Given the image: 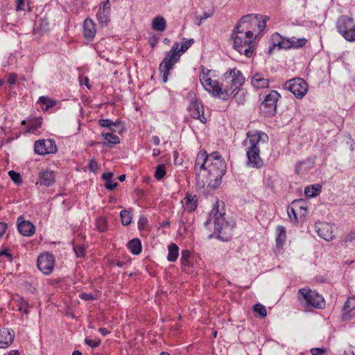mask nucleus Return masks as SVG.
Returning <instances> with one entry per match:
<instances>
[{
	"label": "nucleus",
	"mask_w": 355,
	"mask_h": 355,
	"mask_svg": "<svg viewBox=\"0 0 355 355\" xmlns=\"http://www.w3.org/2000/svg\"><path fill=\"white\" fill-rule=\"evenodd\" d=\"M201 70L200 81L204 89L223 101L228 100L233 95L234 92L245 82V77L242 72L236 68L226 71L223 76V82L220 84L217 80L211 79L209 75L210 70H206L203 67H201Z\"/></svg>",
	"instance_id": "nucleus-1"
},
{
	"label": "nucleus",
	"mask_w": 355,
	"mask_h": 355,
	"mask_svg": "<svg viewBox=\"0 0 355 355\" xmlns=\"http://www.w3.org/2000/svg\"><path fill=\"white\" fill-rule=\"evenodd\" d=\"M268 140V135L261 132H250L247 134V139L243 141L244 146H248L246 152L248 162L247 165L259 168L263 166V162L260 157V149L258 147L259 142H266Z\"/></svg>",
	"instance_id": "nucleus-2"
},
{
	"label": "nucleus",
	"mask_w": 355,
	"mask_h": 355,
	"mask_svg": "<svg viewBox=\"0 0 355 355\" xmlns=\"http://www.w3.org/2000/svg\"><path fill=\"white\" fill-rule=\"evenodd\" d=\"M194 42L193 39H184L181 48L179 49V44L175 42L173 44L171 49L166 53V55L159 64V70L162 75V79L164 83L168 80V76L170 70L179 60L180 53L185 52Z\"/></svg>",
	"instance_id": "nucleus-3"
},
{
	"label": "nucleus",
	"mask_w": 355,
	"mask_h": 355,
	"mask_svg": "<svg viewBox=\"0 0 355 355\" xmlns=\"http://www.w3.org/2000/svg\"><path fill=\"white\" fill-rule=\"evenodd\" d=\"M207 170L210 179L209 186L216 189L221 183V179L226 173V163L218 152L209 155V162Z\"/></svg>",
	"instance_id": "nucleus-4"
},
{
	"label": "nucleus",
	"mask_w": 355,
	"mask_h": 355,
	"mask_svg": "<svg viewBox=\"0 0 355 355\" xmlns=\"http://www.w3.org/2000/svg\"><path fill=\"white\" fill-rule=\"evenodd\" d=\"M249 31L243 29V32L234 28L231 38L233 40V47L239 53L245 55L247 58H250L254 52V45L255 37L250 36Z\"/></svg>",
	"instance_id": "nucleus-5"
},
{
	"label": "nucleus",
	"mask_w": 355,
	"mask_h": 355,
	"mask_svg": "<svg viewBox=\"0 0 355 355\" xmlns=\"http://www.w3.org/2000/svg\"><path fill=\"white\" fill-rule=\"evenodd\" d=\"M267 17L263 18L262 16L256 14H250L243 16L237 23L236 28L243 32V30L249 31L248 34L250 36L255 37L254 33L258 29L262 31L266 28Z\"/></svg>",
	"instance_id": "nucleus-6"
},
{
	"label": "nucleus",
	"mask_w": 355,
	"mask_h": 355,
	"mask_svg": "<svg viewBox=\"0 0 355 355\" xmlns=\"http://www.w3.org/2000/svg\"><path fill=\"white\" fill-rule=\"evenodd\" d=\"M338 33L347 41H355V22L348 16L340 17L336 22Z\"/></svg>",
	"instance_id": "nucleus-7"
},
{
	"label": "nucleus",
	"mask_w": 355,
	"mask_h": 355,
	"mask_svg": "<svg viewBox=\"0 0 355 355\" xmlns=\"http://www.w3.org/2000/svg\"><path fill=\"white\" fill-rule=\"evenodd\" d=\"M279 97L280 95L277 91H270L259 106L261 113L265 116H273L276 112L277 102Z\"/></svg>",
	"instance_id": "nucleus-8"
},
{
	"label": "nucleus",
	"mask_w": 355,
	"mask_h": 355,
	"mask_svg": "<svg viewBox=\"0 0 355 355\" xmlns=\"http://www.w3.org/2000/svg\"><path fill=\"white\" fill-rule=\"evenodd\" d=\"M223 215L224 213L219 211L218 203L217 202L211 209L209 218L205 223V225L207 226L213 222L215 232L220 234L223 230L228 227L227 223L225 221Z\"/></svg>",
	"instance_id": "nucleus-9"
},
{
	"label": "nucleus",
	"mask_w": 355,
	"mask_h": 355,
	"mask_svg": "<svg viewBox=\"0 0 355 355\" xmlns=\"http://www.w3.org/2000/svg\"><path fill=\"white\" fill-rule=\"evenodd\" d=\"M285 89L290 91L297 98H302L308 90L306 83L302 78L289 80L284 83Z\"/></svg>",
	"instance_id": "nucleus-10"
},
{
	"label": "nucleus",
	"mask_w": 355,
	"mask_h": 355,
	"mask_svg": "<svg viewBox=\"0 0 355 355\" xmlns=\"http://www.w3.org/2000/svg\"><path fill=\"white\" fill-rule=\"evenodd\" d=\"M37 268L45 275L52 272L54 268V257L52 254L45 252L41 254L37 258Z\"/></svg>",
	"instance_id": "nucleus-11"
},
{
	"label": "nucleus",
	"mask_w": 355,
	"mask_h": 355,
	"mask_svg": "<svg viewBox=\"0 0 355 355\" xmlns=\"http://www.w3.org/2000/svg\"><path fill=\"white\" fill-rule=\"evenodd\" d=\"M34 151L38 155H44L55 153L57 151V146L55 141L52 139L38 140L35 143Z\"/></svg>",
	"instance_id": "nucleus-12"
},
{
	"label": "nucleus",
	"mask_w": 355,
	"mask_h": 355,
	"mask_svg": "<svg viewBox=\"0 0 355 355\" xmlns=\"http://www.w3.org/2000/svg\"><path fill=\"white\" fill-rule=\"evenodd\" d=\"M188 111L191 117L195 119H199L202 123H207V119L204 114V107L202 105L199 103L196 96H193L189 105Z\"/></svg>",
	"instance_id": "nucleus-13"
},
{
	"label": "nucleus",
	"mask_w": 355,
	"mask_h": 355,
	"mask_svg": "<svg viewBox=\"0 0 355 355\" xmlns=\"http://www.w3.org/2000/svg\"><path fill=\"white\" fill-rule=\"evenodd\" d=\"M315 229L318 236L327 241H331L336 238L334 234L333 225L327 222H319L315 225Z\"/></svg>",
	"instance_id": "nucleus-14"
},
{
	"label": "nucleus",
	"mask_w": 355,
	"mask_h": 355,
	"mask_svg": "<svg viewBox=\"0 0 355 355\" xmlns=\"http://www.w3.org/2000/svg\"><path fill=\"white\" fill-rule=\"evenodd\" d=\"M307 40L304 38L291 37L288 39H283L282 41L278 42L277 44H273L270 47L269 53L272 52L273 48L277 46L279 49H291V48H300L305 45Z\"/></svg>",
	"instance_id": "nucleus-15"
},
{
	"label": "nucleus",
	"mask_w": 355,
	"mask_h": 355,
	"mask_svg": "<svg viewBox=\"0 0 355 355\" xmlns=\"http://www.w3.org/2000/svg\"><path fill=\"white\" fill-rule=\"evenodd\" d=\"M209 162V155L205 150H200L196 157L194 170L196 175L200 177L202 170H207L206 164Z\"/></svg>",
	"instance_id": "nucleus-16"
},
{
	"label": "nucleus",
	"mask_w": 355,
	"mask_h": 355,
	"mask_svg": "<svg viewBox=\"0 0 355 355\" xmlns=\"http://www.w3.org/2000/svg\"><path fill=\"white\" fill-rule=\"evenodd\" d=\"M17 228L20 234L25 236H31L35 232V225L31 221L24 220L21 216L17 219Z\"/></svg>",
	"instance_id": "nucleus-17"
},
{
	"label": "nucleus",
	"mask_w": 355,
	"mask_h": 355,
	"mask_svg": "<svg viewBox=\"0 0 355 355\" xmlns=\"http://www.w3.org/2000/svg\"><path fill=\"white\" fill-rule=\"evenodd\" d=\"M15 338V331L8 328L0 329V348H6L10 346Z\"/></svg>",
	"instance_id": "nucleus-18"
},
{
	"label": "nucleus",
	"mask_w": 355,
	"mask_h": 355,
	"mask_svg": "<svg viewBox=\"0 0 355 355\" xmlns=\"http://www.w3.org/2000/svg\"><path fill=\"white\" fill-rule=\"evenodd\" d=\"M297 299L301 306L309 311L311 306V289L308 287L300 288L297 292Z\"/></svg>",
	"instance_id": "nucleus-19"
},
{
	"label": "nucleus",
	"mask_w": 355,
	"mask_h": 355,
	"mask_svg": "<svg viewBox=\"0 0 355 355\" xmlns=\"http://www.w3.org/2000/svg\"><path fill=\"white\" fill-rule=\"evenodd\" d=\"M110 12L111 6L110 0H107L102 4H100L98 11L96 15L98 21L102 24H106L109 20Z\"/></svg>",
	"instance_id": "nucleus-20"
},
{
	"label": "nucleus",
	"mask_w": 355,
	"mask_h": 355,
	"mask_svg": "<svg viewBox=\"0 0 355 355\" xmlns=\"http://www.w3.org/2000/svg\"><path fill=\"white\" fill-rule=\"evenodd\" d=\"M355 315V297H349L345 302L342 313L344 320H350Z\"/></svg>",
	"instance_id": "nucleus-21"
},
{
	"label": "nucleus",
	"mask_w": 355,
	"mask_h": 355,
	"mask_svg": "<svg viewBox=\"0 0 355 355\" xmlns=\"http://www.w3.org/2000/svg\"><path fill=\"white\" fill-rule=\"evenodd\" d=\"M55 182V174L53 171L44 170L39 173V180L37 184L50 187Z\"/></svg>",
	"instance_id": "nucleus-22"
},
{
	"label": "nucleus",
	"mask_w": 355,
	"mask_h": 355,
	"mask_svg": "<svg viewBox=\"0 0 355 355\" xmlns=\"http://www.w3.org/2000/svg\"><path fill=\"white\" fill-rule=\"evenodd\" d=\"M95 24L91 19H86L83 24V36L88 41H92L96 35Z\"/></svg>",
	"instance_id": "nucleus-23"
},
{
	"label": "nucleus",
	"mask_w": 355,
	"mask_h": 355,
	"mask_svg": "<svg viewBox=\"0 0 355 355\" xmlns=\"http://www.w3.org/2000/svg\"><path fill=\"white\" fill-rule=\"evenodd\" d=\"M183 207L189 212L193 211L198 206V198L196 195H187L182 201Z\"/></svg>",
	"instance_id": "nucleus-24"
},
{
	"label": "nucleus",
	"mask_w": 355,
	"mask_h": 355,
	"mask_svg": "<svg viewBox=\"0 0 355 355\" xmlns=\"http://www.w3.org/2000/svg\"><path fill=\"white\" fill-rule=\"evenodd\" d=\"M251 84L256 89L267 88L269 86V80L261 73H256L251 78Z\"/></svg>",
	"instance_id": "nucleus-25"
},
{
	"label": "nucleus",
	"mask_w": 355,
	"mask_h": 355,
	"mask_svg": "<svg viewBox=\"0 0 355 355\" xmlns=\"http://www.w3.org/2000/svg\"><path fill=\"white\" fill-rule=\"evenodd\" d=\"M294 208H295L300 215V218H304L308 214L309 205L306 200L304 199L295 200L293 202Z\"/></svg>",
	"instance_id": "nucleus-26"
},
{
	"label": "nucleus",
	"mask_w": 355,
	"mask_h": 355,
	"mask_svg": "<svg viewBox=\"0 0 355 355\" xmlns=\"http://www.w3.org/2000/svg\"><path fill=\"white\" fill-rule=\"evenodd\" d=\"M325 306L326 302L323 296L318 292L312 291V307L323 309Z\"/></svg>",
	"instance_id": "nucleus-27"
},
{
	"label": "nucleus",
	"mask_w": 355,
	"mask_h": 355,
	"mask_svg": "<svg viewBox=\"0 0 355 355\" xmlns=\"http://www.w3.org/2000/svg\"><path fill=\"white\" fill-rule=\"evenodd\" d=\"M276 232V245L277 248H282L286 239V229L282 225H278L275 230Z\"/></svg>",
	"instance_id": "nucleus-28"
},
{
	"label": "nucleus",
	"mask_w": 355,
	"mask_h": 355,
	"mask_svg": "<svg viewBox=\"0 0 355 355\" xmlns=\"http://www.w3.org/2000/svg\"><path fill=\"white\" fill-rule=\"evenodd\" d=\"M113 175L112 172L105 173L102 175L105 188L110 191L114 190L118 186V183L113 180Z\"/></svg>",
	"instance_id": "nucleus-29"
},
{
	"label": "nucleus",
	"mask_w": 355,
	"mask_h": 355,
	"mask_svg": "<svg viewBox=\"0 0 355 355\" xmlns=\"http://www.w3.org/2000/svg\"><path fill=\"white\" fill-rule=\"evenodd\" d=\"M152 28L157 31L162 32L166 28V22L165 19L162 16L155 17L152 21Z\"/></svg>",
	"instance_id": "nucleus-30"
},
{
	"label": "nucleus",
	"mask_w": 355,
	"mask_h": 355,
	"mask_svg": "<svg viewBox=\"0 0 355 355\" xmlns=\"http://www.w3.org/2000/svg\"><path fill=\"white\" fill-rule=\"evenodd\" d=\"M128 248L134 254H139L141 251V243L139 239H133L128 243Z\"/></svg>",
	"instance_id": "nucleus-31"
},
{
	"label": "nucleus",
	"mask_w": 355,
	"mask_h": 355,
	"mask_svg": "<svg viewBox=\"0 0 355 355\" xmlns=\"http://www.w3.org/2000/svg\"><path fill=\"white\" fill-rule=\"evenodd\" d=\"M167 259L168 261L173 262L177 260L179 256V248L175 243H171L168 247Z\"/></svg>",
	"instance_id": "nucleus-32"
},
{
	"label": "nucleus",
	"mask_w": 355,
	"mask_h": 355,
	"mask_svg": "<svg viewBox=\"0 0 355 355\" xmlns=\"http://www.w3.org/2000/svg\"><path fill=\"white\" fill-rule=\"evenodd\" d=\"M101 135L108 144L112 146L120 143L119 137L112 132H102Z\"/></svg>",
	"instance_id": "nucleus-33"
},
{
	"label": "nucleus",
	"mask_w": 355,
	"mask_h": 355,
	"mask_svg": "<svg viewBox=\"0 0 355 355\" xmlns=\"http://www.w3.org/2000/svg\"><path fill=\"white\" fill-rule=\"evenodd\" d=\"M121 223L123 225H128L132 222V214L128 210H122L120 213Z\"/></svg>",
	"instance_id": "nucleus-34"
},
{
	"label": "nucleus",
	"mask_w": 355,
	"mask_h": 355,
	"mask_svg": "<svg viewBox=\"0 0 355 355\" xmlns=\"http://www.w3.org/2000/svg\"><path fill=\"white\" fill-rule=\"evenodd\" d=\"M98 123L102 127H105L110 128L111 130L114 131L113 127H116L119 125V121L113 122L112 120L109 119H100L98 121Z\"/></svg>",
	"instance_id": "nucleus-35"
},
{
	"label": "nucleus",
	"mask_w": 355,
	"mask_h": 355,
	"mask_svg": "<svg viewBox=\"0 0 355 355\" xmlns=\"http://www.w3.org/2000/svg\"><path fill=\"white\" fill-rule=\"evenodd\" d=\"M96 228L100 232H105L107 228V222L104 217H99L96 221Z\"/></svg>",
	"instance_id": "nucleus-36"
},
{
	"label": "nucleus",
	"mask_w": 355,
	"mask_h": 355,
	"mask_svg": "<svg viewBox=\"0 0 355 355\" xmlns=\"http://www.w3.org/2000/svg\"><path fill=\"white\" fill-rule=\"evenodd\" d=\"M166 175V166L164 164L157 166L155 171V177L157 180H162Z\"/></svg>",
	"instance_id": "nucleus-37"
},
{
	"label": "nucleus",
	"mask_w": 355,
	"mask_h": 355,
	"mask_svg": "<svg viewBox=\"0 0 355 355\" xmlns=\"http://www.w3.org/2000/svg\"><path fill=\"white\" fill-rule=\"evenodd\" d=\"M190 256L191 252L188 250H184L182 251L180 261L182 266L186 267L189 266Z\"/></svg>",
	"instance_id": "nucleus-38"
},
{
	"label": "nucleus",
	"mask_w": 355,
	"mask_h": 355,
	"mask_svg": "<svg viewBox=\"0 0 355 355\" xmlns=\"http://www.w3.org/2000/svg\"><path fill=\"white\" fill-rule=\"evenodd\" d=\"M17 10L31 11L29 0H17Z\"/></svg>",
	"instance_id": "nucleus-39"
},
{
	"label": "nucleus",
	"mask_w": 355,
	"mask_h": 355,
	"mask_svg": "<svg viewBox=\"0 0 355 355\" xmlns=\"http://www.w3.org/2000/svg\"><path fill=\"white\" fill-rule=\"evenodd\" d=\"M39 102L46 105V110L51 108L55 105V102L46 96L40 97Z\"/></svg>",
	"instance_id": "nucleus-40"
},
{
	"label": "nucleus",
	"mask_w": 355,
	"mask_h": 355,
	"mask_svg": "<svg viewBox=\"0 0 355 355\" xmlns=\"http://www.w3.org/2000/svg\"><path fill=\"white\" fill-rule=\"evenodd\" d=\"M253 310L255 313L259 314L262 318H264L267 315V311H266V307L259 303H258L254 306Z\"/></svg>",
	"instance_id": "nucleus-41"
},
{
	"label": "nucleus",
	"mask_w": 355,
	"mask_h": 355,
	"mask_svg": "<svg viewBox=\"0 0 355 355\" xmlns=\"http://www.w3.org/2000/svg\"><path fill=\"white\" fill-rule=\"evenodd\" d=\"M287 214L288 216L290 218L291 220H293L294 221L297 220V216L299 214L297 210L295 208H294L293 202L291 203V205L288 207Z\"/></svg>",
	"instance_id": "nucleus-42"
},
{
	"label": "nucleus",
	"mask_w": 355,
	"mask_h": 355,
	"mask_svg": "<svg viewBox=\"0 0 355 355\" xmlns=\"http://www.w3.org/2000/svg\"><path fill=\"white\" fill-rule=\"evenodd\" d=\"M239 87L236 89L234 93L233 98L239 103H243L244 101V92L241 90Z\"/></svg>",
	"instance_id": "nucleus-43"
},
{
	"label": "nucleus",
	"mask_w": 355,
	"mask_h": 355,
	"mask_svg": "<svg viewBox=\"0 0 355 355\" xmlns=\"http://www.w3.org/2000/svg\"><path fill=\"white\" fill-rule=\"evenodd\" d=\"M8 175L11 180L15 182L17 184H19L22 182L21 177L20 173L15 171H10L8 172Z\"/></svg>",
	"instance_id": "nucleus-44"
},
{
	"label": "nucleus",
	"mask_w": 355,
	"mask_h": 355,
	"mask_svg": "<svg viewBox=\"0 0 355 355\" xmlns=\"http://www.w3.org/2000/svg\"><path fill=\"white\" fill-rule=\"evenodd\" d=\"M355 240V230L351 231L342 236V241L345 243L352 242Z\"/></svg>",
	"instance_id": "nucleus-45"
},
{
	"label": "nucleus",
	"mask_w": 355,
	"mask_h": 355,
	"mask_svg": "<svg viewBox=\"0 0 355 355\" xmlns=\"http://www.w3.org/2000/svg\"><path fill=\"white\" fill-rule=\"evenodd\" d=\"M73 251L78 257H82L85 256V248L83 245H74Z\"/></svg>",
	"instance_id": "nucleus-46"
},
{
	"label": "nucleus",
	"mask_w": 355,
	"mask_h": 355,
	"mask_svg": "<svg viewBox=\"0 0 355 355\" xmlns=\"http://www.w3.org/2000/svg\"><path fill=\"white\" fill-rule=\"evenodd\" d=\"M85 343L91 347H96L100 345L101 340L100 339L92 340V339L86 338L85 339Z\"/></svg>",
	"instance_id": "nucleus-47"
},
{
	"label": "nucleus",
	"mask_w": 355,
	"mask_h": 355,
	"mask_svg": "<svg viewBox=\"0 0 355 355\" xmlns=\"http://www.w3.org/2000/svg\"><path fill=\"white\" fill-rule=\"evenodd\" d=\"M213 15V12L211 13L209 12H204L202 16L197 17L196 19V24L197 25H200L202 20L206 19L209 17H210Z\"/></svg>",
	"instance_id": "nucleus-48"
},
{
	"label": "nucleus",
	"mask_w": 355,
	"mask_h": 355,
	"mask_svg": "<svg viewBox=\"0 0 355 355\" xmlns=\"http://www.w3.org/2000/svg\"><path fill=\"white\" fill-rule=\"evenodd\" d=\"M322 191V185L319 184H312V198L318 196Z\"/></svg>",
	"instance_id": "nucleus-49"
},
{
	"label": "nucleus",
	"mask_w": 355,
	"mask_h": 355,
	"mask_svg": "<svg viewBox=\"0 0 355 355\" xmlns=\"http://www.w3.org/2000/svg\"><path fill=\"white\" fill-rule=\"evenodd\" d=\"M98 167L97 162L94 159H92L89 160L88 163L89 170L92 172H95L97 171Z\"/></svg>",
	"instance_id": "nucleus-50"
},
{
	"label": "nucleus",
	"mask_w": 355,
	"mask_h": 355,
	"mask_svg": "<svg viewBox=\"0 0 355 355\" xmlns=\"http://www.w3.org/2000/svg\"><path fill=\"white\" fill-rule=\"evenodd\" d=\"M80 297L85 301H90L97 299L96 296L90 293H82L80 294Z\"/></svg>",
	"instance_id": "nucleus-51"
},
{
	"label": "nucleus",
	"mask_w": 355,
	"mask_h": 355,
	"mask_svg": "<svg viewBox=\"0 0 355 355\" xmlns=\"http://www.w3.org/2000/svg\"><path fill=\"white\" fill-rule=\"evenodd\" d=\"M327 352V349L322 348H312V355H324Z\"/></svg>",
	"instance_id": "nucleus-52"
},
{
	"label": "nucleus",
	"mask_w": 355,
	"mask_h": 355,
	"mask_svg": "<svg viewBox=\"0 0 355 355\" xmlns=\"http://www.w3.org/2000/svg\"><path fill=\"white\" fill-rule=\"evenodd\" d=\"M17 76L14 73H10L8 77V83L10 85H14L16 83Z\"/></svg>",
	"instance_id": "nucleus-53"
},
{
	"label": "nucleus",
	"mask_w": 355,
	"mask_h": 355,
	"mask_svg": "<svg viewBox=\"0 0 355 355\" xmlns=\"http://www.w3.org/2000/svg\"><path fill=\"white\" fill-rule=\"evenodd\" d=\"M147 224V219L146 218H140L138 221L139 228H144V226Z\"/></svg>",
	"instance_id": "nucleus-54"
},
{
	"label": "nucleus",
	"mask_w": 355,
	"mask_h": 355,
	"mask_svg": "<svg viewBox=\"0 0 355 355\" xmlns=\"http://www.w3.org/2000/svg\"><path fill=\"white\" fill-rule=\"evenodd\" d=\"M8 225L5 223H0V237L2 236L6 231Z\"/></svg>",
	"instance_id": "nucleus-55"
},
{
	"label": "nucleus",
	"mask_w": 355,
	"mask_h": 355,
	"mask_svg": "<svg viewBox=\"0 0 355 355\" xmlns=\"http://www.w3.org/2000/svg\"><path fill=\"white\" fill-rule=\"evenodd\" d=\"M98 331H99V332H100L103 336H107V335H108V334L110 333V331H108L106 328H103V327L99 328V329H98Z\"/></svg>",
	"instance_id": "nucleus-56"
},
{
	"label": "nucleus",
	"mask_w": 355,
	"mask_h": 355,
	"mask_svg": "<svg viewBox=\"0 0 355 355\" xmlns=\"http://www.w3.org/2000/svg\"><path fill=\"white\" fill-rule=\"evenodd\" d=\"M314 279L318 283H324L326 281V277L323 276L315 277Z\"/></svg>",
	"instance_id": "nucleus-57"
},
{
	"label": "nucleus",
	"mask_w": 355,
	"mask_h": 355,
	"mask_svg": "<svg viewBox=\"0 0 355 355\" xmlns=\"http://www.w3.org/2000/svg\"><path fill=\"white\" fill-rule=\"evenodd\" d=\"M89 78L87 77H85L81 81H80V83L81 85H85L87 87V88L89 89Z\"/></svg>",
	"instance_id": "nucleus-58"
},
{
	"label": "nucleus",
	"mask_w": 355,
	"mask_h": 355,
	"mask_svg": "<svg viewBox=\"0 0 355 355\" xmlns=\"http://www.w3.org/2000/svg\"><path fill=\"white\" fill-rule=\"evenodd\" d=\"M152 140H153V142L156 145V146H158L160 143V140H159V137L157 136H153L152 137Z\"/></svg>",
	"instance_id": "nucleus-59"
},
{
	"label": "nucleus",
	"mask_w": 355,
	"mask_h": 355,
	"mask_svg": "<svg viewBox=\"0 0 355 355\" xmlns=\"http://www.w3.org/2000/svg\"><path fill=\"white\" fill-rule=\"evenodd\" d=\"M24 305H25V304L20 306L19 308V311L24 313L25 314H27L28 313V309L26 307L24 308Z\"/></svg>",
	"instance_id": "nucleus-60"
},
{
	"label": "nucleus",
	"mask_w": 355,
	"mask_h": 355,
	"mask_svg": "<svg viewBox=\"0 0 355 355\" xmlns=\"http://www.w3.org/2000/svg\"><path fill=\"white\" fill-rule=\"evenodd\" d=\"M4 355H20V353L18 350H11Z\"/></svg>",
	"instance_id": "nucleus-61"
},
{
	"label": "nucleus",
	"mask_w": 355,
	"mask_h": 355,
	"mask_svg": "<svg viewBox=\"0 0 355 355\" xmlns=\"http://www.w3.org/2000/svg\"><path fill=\"white\" fill-rule=\"evenodd\" d=\"M309 191H310V187L308 186L305 188V190H304V193L307 198L311 197V194L309 193Z\"/></svg>",
	"instance_id": "nucleus-62"
},
{
	"label": "nucleus",
	"mask_w": 355,
	"mask_h": 355,
	"mask_svg": "<svg viewBox=\"0 0 355 355\" xmlns=\"http://www.w3.org/2000/svg\"><path fill=\"white\" fill-rule=\"evenodd\" d=\"M159 153H160L159 150H158V149H153V155L154 157L159 155Z\"/></svg>",
	"instance_id": "nucleus-63"
},
{
	"label": "nucleus",
	"mask_w": 355,
	"mask_h": 355,
	"mask_svg": "<svg viewBox=\"0 0 355 355\" xmlns=\"http://www.w3.org/2000/svg\"><path fill=\"white\" fill-rule=\"evenodd\" d=\"M343 355H355L353 351L344 352Z\"/></svg>",
	"instance_id": "nucleus-64"
}]
</instances>
